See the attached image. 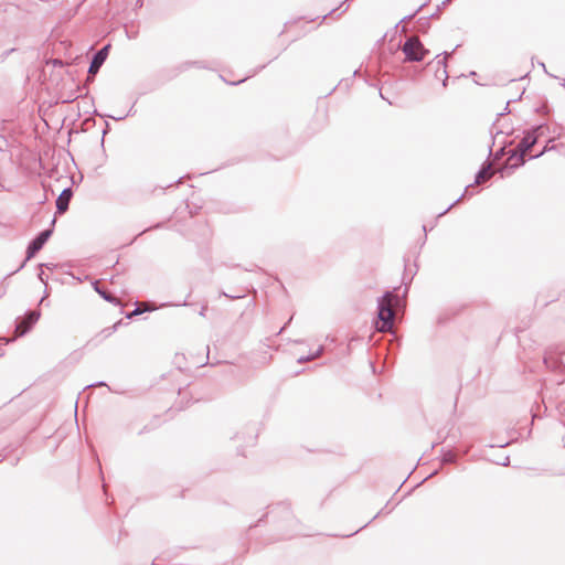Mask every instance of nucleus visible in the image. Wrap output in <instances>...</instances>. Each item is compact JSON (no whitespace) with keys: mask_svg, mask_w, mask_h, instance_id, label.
<instances>
[{"mask_svg":"<svg viewBox=\"0 0 565 565\" xmlns=\"http://www.w3.org/2000/svg\"><path fill=\"white\" fill-rule=\"evenodd\" d=\"M147 430H148V429H147V426H145V427H143V428H142L138 434H139V435H142V434H143L145 431H147Z\"/></svg>","mask_w":565,"mask_h":565,"instance_id":"35","label":"nucleus"},{"mask_svg":"<svg viewBox=\"0 0 565 565\" xmlns=\"http://www.w3.org/2000/svg\"><path fill=\"white\" fill-rule=\"evenodd\" d=\"M311 360H312L311 355L308 354V355H301L300 358H298L297 362L302 364V363H306V362L311 361Z\"/></svg>","mask_w":565,"mask_h":565,"instance_id":"23","label":"nucleus"},{"mask_svg":"<svg viewBox=\"0 0 565 565\" xmlns=\"http://www.w3.org/2000/svg\"><path fill=\"white\" fill-rule=\"evenodd\" d=\"M413 17H414V14L406 15L405 18L402 19V21L411 20Z\"/></svg>","mask_w":565,"mask_h":565,"instance_id":"34","label":"nucleus"},{"mask_svg":"<svg viewBox=\"0 0 565 565\" xmlns=\"http://www.w3.org/2000/svg\"><path fill=\"white\" fill-rule=\"evenodd\" d=\"M206 310H207V306H206V305L202 306V308H201V310H200L199 315H200L201 317H205V312H206Z\"/></svg>","mask_w":565,"mask_h":565,"instance_id":"29","label":"nucleus"},{"mask_svg":"<svg viewBox=\"0 0 565 565\" xmlns=\"http://www.w3.org/2000/svg\"><path fill=\"white\" fill-rule=\"evenodd\" d=\"M509 104H510V100L507 103V106H505V108H503V111H509Z\"/></svg>","mask_w":565,"mask_h":565,"instance_id":"37","label":"nucleus"},{"mask_svg":"<svg viewBox=\"0 0 565 565\" xmlns=\"http://www.w3.org/2000/svg\"><path fill=\"white\" fill-rule=\"evenodd\" d=\"M106 385L107 384L104 381H99V382H96L94 384L88 385L87 387H92V386H106Z\"/></svg>","mask_w":565,"mask_h":565,"instance_id":"28","label":"nucleus"},{"mask_svg":"<svg viewBox=\"0 0 565 565\" xmlns=\"http://www.w3.org/2000/svg\"><path fill=\"white\" fill-rule=\"evenodd\" d=\"M118 324H119V322L115 323L114 326H111L109 328H105L102 331V333H104L105 337H109L110 334H113L117 330Z\"/></svg>","mask_w":565,"mask_h":565,"instance_id":"18","label":"nucleus"},{"mask_svg":"<svg viewBox=\"0 0 565 565\" xmlns=\"http://www.w3.org/2000/svg\"><path fill=\"white\" fill-rule=\"evenodd\" d=\"M381 514H383V510H381L377 514H375V515L373 516V519H372L370 522H367L366 524L362 525L360 529H358V530H356V531H354L353 533L348 534V535H345V536H347V537H349V536H352V535L356 534V533H358V532H360L361 530L365 529V527H366V526H367V525H369L373 520L377 519Z\"/></svg>","mask_w":565,"mask_h":565,"instance_id":"17","label":"nucleus"},{"mask_svg":"<svg viewBox=\"0 0 565 565\" xmlns=\"http://www.w3.org/2000/svg\"><path fill=\"white\" fill-rule=\"evenodd\" d=\"M379 94H380L381 98L385 99V97H384V95L382 94V90H381V89H379Z\"/></svg>","mask_w":565,"mask_h":565,"instance_id":"42","label":"nucleus"},{"mask_svg":"<svg viewBox=\"0 0 565 565\" xmlns=\"http://www.w3.org/2000/svg\"><path fill=\"white\" fill-rule=\"evenodd\" d=\"M40 317V310H30L25 312L24 317L17 318L15 331L18 332V335L23 337L30 332L34 324L39 321Z\"/></svg>","mask_w":565,"mask_h":565,"instance_id":"6","label":"nucleus"},{"mask_svg":"<svg viewBox=\"0 0 565 565\" xmlns=\"http://www.w3.org/2000/svg\"><path fill=\"white\" fill-rule=\"evenodd\" d=\"M291 319H292V318H290V319H289V320H288V321H287V322L281 327V328H280V330L278 331V334L282 333V332L286 330V328L288 327V324L291 322Z\"/></svg>","mask_w":565,"mask_h":565,"instance_id":"27","label":"nucleus"},{"mask_svg":"<svg viewBox=\"0 0 565 565\" xmlns=\"http://www.w3.org/2000/svg\"><path fill=\"white\" fill-rule=\"evenodd\" d=\"M473 184H468L466 188H465V192L455 201L452 202L451 204H449V206L443 211L441 213H439V216H443L445 215L452 206H455L460 200H462L466 195H472V193H469V189L472 188Z\"/></svg>","mask_w":565,"mask_h":565,"instance_id":"14","label":"nucleus"},{"mask_svg":"<svg viewBox=\"0 0 565 565\" xmlns=\"http://www.w3.org/2000/svg\"><path fill=\"white\" fill-rule=\"evenodd\" d=\"M509 465V457L505 458V461L502 462V466H508Z\"/></svg>","mask_w":565,"mask_h":565,"instance_id":"36","label":"nucleus"},{"mask_svg":"<svg viewBox=\"0 0 565 565\" xmlns=\"http://www.w3.org/2000/svg\"><path fill=\"white\" fill-rule=\"evenodd\" d=\"M536 111H542L544 115H546V110L544 109V107H540V108H536Z\"/></svg>","mask_w":565,"mask_h":565,"instance_id":"33","label":"nucleus"},{"mask_svg":"<svg viewBox=\"0 0 565 565\" xmlns=\"http://www.w3.org/2000/svg\"><path fill=\"white\" fill-rule=\"evenodd\" d=\"M451 54H452V52H450V53L444 52V55H445L444 58L437 61V64L443 66V74L445 76L444 81H443L444 86L447 85V81H448V73L446 71V57L450 56Z\"/></svg>","mask_w":565,"mask_h":565,"instance_id":"15","label":"nucleus"},{"mask_svg":"<svg viewBox=\"0 0 565 565\" xmlns=\"http://www.w3.org/2000/svg\"><path fill=\"white\" fill-rule=\"evenodd\" d=\"M404 271L407 273V265H405ZM405 276H406V274H404V277Z\"/></svg>","mask_w":565,"mask_h":565,"instance_id":"49","label":"nucleus"},{"mask_svg":"<svg viewBox=\"0 0 565 565\" xmlns=\"http://www.w3.org/2000/svg\"><path fill=\"white\" fill-rule=\"evenodd\" d=\"M109 50H110V44H106L102 49H99L98 51H96L94 53L92 61L89 63L88 72H87L88 73L87 79L89 82H93L95 79V76L97 75L100 67L103 66V64L105 63V61L108 57Z\"/></svg>","mask_w":565,"mask_h":565,"instance_id":"7","label":"nucleus"},{"mask_svg":"<svg viewBox=\"0 0 565 565\" xmlns=\"http://www.w3.org/2000/svg\"><path fill=\"white\" fill-rule=\"evenodd\" d=\"M150 231V227H147L145 230L141 231V234H145L146 232Z\"/></svg>","mask_w":565,"mask_h":565,"instance_id":"40","label":"nucleus"},{"mask_svg":"<svg viewBox=\"0 0 565 565\" xmlns=\"http://www.w3.org/2000/svg\"><path fill=\"white\" fill-rule=\"evenodd\" d=\"M491 164L486 160L475 175V183H480L484 177H490Z\"/></svg>","mask_w":565,"mask_h":565,"instance_id":"13","label":"nucleus"},{"mask_svg":"<svg viewBox=\"0 0 565 565\" xmlns=\"http://www.w3.org/2000/svg\"><path fill=\"white\" fill-rule=\"evenodd\" d=\"M53 64L55 66H63L64 65L63 61H61V60H53Z\"/></svg>","mask_w":565,"mask_h":565,"instance_id":"30","label":"nucleus"},{"mask_svg":"<svg viewBox=\"0 0 565 565\" xmlns=\"http://www.w3.org/2000/svg\"><path fill=\"white\" fill-rule=\"evenodd\" d=\"M167 306H188V302H186V300H184L182 302H177V303H161L159 306V308H163ZM156 309H158V307L149 306L148 303H146V305H143L142 308L136 307L132 311H130L129 313L126 315V318L131 319L132 317L139 316L143 312H151Z\"/></svg>","mask_w":565,"mask_h":565,"instance_id":"10","label":"nucleus"},{"mask_svg":"<svg viewBox=\"0 0 565 565\" xmlns=\"http://www.w3.org/2000/svg\"><path fill=\"white\" fill-rule=\"evenodd\" d=\"M544 364L552 371H565V350L558 348L548 349L544 355Z\"/></svg>","mask_w":565,"mask_h":565,"instance_id":"5","label":"nucleus"},{"mask_svg":"<svg viewBox=\"0 0 565 565\" xmlns=\"http://www.w3.org/2000/svg\"><path fill=\"white\" fill-rule=\"evenodd\" d=\"M408 290V282H405V292Z\"/></svg>","mask_w":565,"mask_h":565,"instance_id":"45","label":"nucleus"},{"mask_svg":"<svg viewBox=\"0 0 565 565\" xmlns=\"http://www.w3.org/2000/svg\"><path fill=\"white\" fill-rule=\"evenodd\" d=\"M563 441H564V446H565V435L563 436Z\"/></svg>","mask_w":565,"mask_h":565,"instance_id":"50","label":"nucleus"},{"mask_svg":"<svg viewBox=\"0 0 565 565\" xmlns=\"http://www.w3.org/2000/svg\"><path fill=\"white\" fill-rule=\"evenodd\" d=\"M383 510V513L386 512V514H390L391 513V510H387L386 509H382Z\"/></svg>","mask_w":565,"mask_h":565,"instance_id":"46","label":"nucleus"},{"mask_svg":"<svg viewBox=\"0 0 565 565\" xmlns=\"http://www.w3.org/2000/svg\"><path fill=\"white\" fill-rule=\"evenodd\" d=\"M54 224H55V218L52 220V223H51V227L49 228H45L41 232H39L28 244L26 246V250H25V258L24 260L21 263V265L17 268V270H14L13 273L9 274V276L13 275L14 273H18L19 270H21L25 264L32 259L33 257H35V255L44 247V245L47 243V241L50 239V237L52 236L53 232H54Z\"/></svg>","mask_w":565,"mask_h":565,"instance_id":"2","label":"nucleus"},{"mask_svg":"<svg viewBox=\"0 0 565 565\" xmlns=\"http://www.w3.org/2000/svg\"><path fill=\"white\" fill-rule=\"evenodd\" d=\"M323 351H324L323 345H320L313 353H310L311 359L313 360V359L320 356L323 353Z\"/></svg>","mask_w":565,"mask_h":565,"instance_id":"21","label":"nucleus"},{"mask_svg":"<svg viewBox=\"0 0 565 565\" xmlns=\"http://www.w3.org/2000/svg\"><path fill=\"white\" fill-rule=\"evenodd\" d=\"M546 131H548V126L546 124H540L531 127L524 131V136L516 147L525 154L537 143L539 138L545 135Z\"/></svg>","mask_w":565,"mask_h":565,"instance_id":"4","label":"nucleus"},{"mask_svg":"<svg viewBox=\"0 0 565 565\" xmlns=\"http://www.w3.org/2000/svg\"><path fill=\"white\" fill-rule=\"evenodd\" d=\"M547 150H548V148H547V146H545V147L543 148V150H542L540 153H537V154H535V156H531V157H530V159H536V158H540V157H541V156H543Z\"/></svg>","mask_w":565,"mask_h":565,"instance_id":"25","label":"nucleus"},{"mask_svg":"<svg viewBox=\"0 0 565 565\" xmlns=\"http://www.w3.org/2000/svg\"><path fill=\"white\" fill-rule=\"evenodd\" d=\"M150 231V227H147L145 230L141 231V234H145L146 232Z\"/></svg>","mask_w":565,"mask_h":565,"instance_id":"38","label":"nucleus"},{"mask_svg":"<svg viewBox=\"0 0 565 565\" xmlns=\"http://www.w3.org/2000/svg\"><path fill=\"white\" fill-rule=\"evenodd\" d=\"M94 290L107 302L119 305V300L109 291H107L105 288H102L99 286L98 281L93 282Z\"/></svg>","mask_w":565,"mask_h":565,"instance_id":"11","label":"nucleus"},{"mask_svg":"<svg viewBox=\"0 0 565 565\" xmlns=\"http://www.w3.org/2000/svg\"><path fill=\"white\" fill-rule=\"evenodd\" d=\"M383 510V513L386 512V514H390L391 513V510H387L386 509H382Z\"/></svg>","mask_w":565,"mask_h":565,"instance_id":"47","label":"nucleus"},{"mask_svg":"<svg viewBox=\"0 0 565 565\" xmlns=\"http://www.w3.org/2000/svg\"><path fill=\"white\" fill-rule=\"evenodd\" d=\"M73 198L72 188H65L55 201L56 212L63 214L68 210L70 202Z\"/></svg>","mask_w":565,"mask_h":565,"instance_id":"9","label":"nucleus"},{"mask_svg":"<svg viewBox=\"0 0 565 565\" xmlns=\"http://www.w3.org/2000/svg\"><path fill=\"white\" fill-rule=\"evenodd\" d=\"M467 451H463L461 456H465ZM460 455L456 450L447 449L441 452V463L444 465H452L456 463Z\"/></svg>","mask_w":565,"mask_h":565,"instance_id":"12","label":"nucleus"},{"mask_svg":"<svg viewBox=\"0 0 565 565\" xmlns=\"http://www.w3.org/2000/svg\"><path fill=\"white\" fill-rule=\"evenodd\" d=\"M397 290L398 288H394L393 290L385 291L377 298L375 327L380 332L393 330L394 311L392 306L399 302Z\"/></svg>","mask_w":565,"mask_h":565,"instance_id":"1","label":"nucleus"},{"mask_svg":"<svg viewBox=\"0 0 565 565\" xmlns=\"http://www.w3.org/2000/svg\"><path fill=\"white\" fill-rule=\"evenodd\" d=\"M132 108H134V106L129 109V111H128V114H127V115L119 116V117H115V116H110V115H99V116H100V117H109V118H111V119H114V120H122V119H125L127 116H129V115L131 114Z\"/></svg>","mask_w":565,"mask_h":565,"instance_id":"19","label":"nucleus"},{"mask_svg":"<svg viewBox=\"0 0 565 565\" xmlns=\"http://www.w3.org/2000/svg\"><path fill=\"white\" fill-rule=\"evenodd\" d=\"M524 153L516 147L509 151V160H515L514 164H505L499 169L501 177L510 175L513 171L525 164Z\"/></svg>","mask_w":565,"mask_h":565,"instance_id":"8","label":"nucleus"},{"mask_svg":"<svg viewBox=\"0 0 565 565\" xmlns=\"http://www.w3.org/2000/svg\"><path fill=\"white\" fill-rule=\"evenodd\" d=\"M383 510V513L386 512V514H390L391 513V510H387L386 509H382Z\"/></svg>","mask_w":565,"mask_h":565,"instance_id":"48","label":"nucleus"},{"mask_svg":"<svg viewBox=\"0 0 565 565\" xmlns=\"http://www.w3.org/2000/svg\"><path fill=\"white\" fill-rule=\"evenodd\" d=\"M351 1L352 0H344L337 9L332 10L331 13H333L335 11H340L339 14L344 13L349 9Z\"/></svg>","mask_w":565,"mask_h":565,"instance_id":"16","label":"nucleus"},{"mask_svg":"<svg viewBox=\"0 0 565 565\" xmlns=\"http://www.w3.org/2000/svg\"><path fill=\"white\" fill-rule=\"evenodd\" d=\"M38 278L41 280V282L46 284V278L44 277V271L41 269L38 274Z\"/></svg>","mask_w":565,"mask_h":565,"instance_id":"26","label":"nucleus"},{"mask_svg":"<svg viewBox=\"0 0 565 565\" xmlns=\"http://www.w3.org/2000/svg\"><path fill=\"white\" fill-rule=\"evenodd\" d=\"M265 516H266V515H264L263 518H260V519L257 521V523H255L254 525H250V527L258 526V525L264 521V518H265Z\"/></svg>","mask_w":565,"mask_h":565,"instance_id":"31","label":"nucleus"},{"mask_svg":"<svg viewBox=\"0 0 565 565\" xmlns=\"http://www.w3.org/2000/svg\"><path fill=\"white\" fill-rule=\"evenodd\" d=\"M221 295L224 296V297H227L230 299H233V300L234 299H241V298L245 297V295H234V294L228 295V294H226L224 291Z\"/></svg>","mask_w":565,"mask_h":565,"instance_id":"22","label":"nucleus"},{"mask_svg":"<svg viewBox=\"0 0 565 565\" xmlns=\"http://www.w3.org/2000/svg\"><path fill=\"white\" fill-rule=\"evenodd\" d=\"M109 130H110V126H109V124L106 121V122H105V128H104V130H103L102 146L104 145V138H105V136L108 134V131H109Z\"/></svg>","mask_w":565,"mask_h":565,"instance_id":"24","label":"nucleus"},{"mask_svg":"<svg viewBox=\"0 0 565 565\" xmlns=\"http://www.w3.org/2000/svg\"><path fill=\"white\" fill-rule=\"evenodd\" d=\"M150 231V227H147L145 230L141 231V234H145L146 232Z\"/></svg>","mask_w":565,"mask_h":565,"instance_id":"41","label":"nucleus"},{"mask_svg":"<svg viewBox=\"0 0 565 565\" xmlns=\"http://www.w3.org/2000/svg\"><path fill=\"white\" fill-rule=\"evenodd\" d=\"M150 231V227H147L145 230L141 231V234H145L146 232Z\"/></svg>","mask_w":565,"mask_h":565,"instance_id":"39","label":"nucleus"},{"mask_svg":"<svg viewBox=\"0 0 565 565\" xmlns=\"http://www.w3.org/2000/svg\"><path fill=\"white\" fill-rule=\"evenodd\" d=\"M137 6H140V7H141V6H142V0H138V1H137Z\"/></svg>","mask_w":565,"mask_h":565,"instance_id":"44","label":"nucleus"},{"mask_svg":"<svg viewBox=\"0 0 565 565\" xmlns=\"http://www.w3.org/2000/svg\"><path fill=\"white\" fill-rule=\"evenodd\" d=\"M277 508L281 509L287 514H291L290 505L288 503L280 502L277 504Z\"/></svg>","mask_w":565,"mask_h":565,"instance_id":"20","label":"nucleus"},{"mask_svg":"<svg viewBox=\"0 0 565 565\" xmlns=\"http://www.w3.org/2000/svg\"><path fill=\"white\" fill-rule=\"evenodd\" d=\"M45 297H46V294L41 298L40 303H43Z\"/></svg>","mask_w":565,"mask_h":565,"instance_id":"43","label":"nucleus"},{"mask_svg":"<svg viewBox=\"0 0 565 565\" xmlns=\"http://www.w3.org/2000/svg\"><path fill=\"white\" fill-rule=\"evenodd\" d=\"M402 51L407 62H422L425 60L426 55L429 54V50L423 45L420 40L413 36L405 40L402 45Z\"/></svg>","mask_w":565,"mask_h":565,"instance_id":"3","label":"nucleus"},{"mask_svg":"<svg viewBox=\"0 0 565 565\" xmlns=\"http://www.w3.org/2000/svg\"><path fill=\"white\" fill-rule=\"evenodd\" d=\"M247 77H248V76H246V77H244V78H242V79H239V81H237V82H233L232 84H233V85H237V84H239V83H243Z\"/></svg>","mask_w":565,"mask_h":565,"instance_id":"32","label":"nucleus"}]
</instances>
